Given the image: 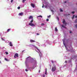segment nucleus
I'll return each instance as SVG.
<instances>
[{"instance_id": "29", "label": "nucleus", "mask_w": 77, "mask_h": 77, "mask_svg": "<svg viewBox=\"0 0 77 77\" xmlns=\"http://www.w3.org/2000/svg\"><path fill=\"white\" fill-rule=\"evenodd\" d=\"M25 71H26L27 72V71H28V69H25Z\"/></svg>"}, {"instance_id": "11", "label": "nucleus", "mask_w": 77, "mask_h": 77, "mask_svg": "<svg viewBox=\"0 0 77 77\" xmlns=\"http://www.w3.org/2000/svg\"><path fill=\"white\" fill-rule=\"evenodd\" d=\"M23 15V13H20L18 14V15L20 16H22Z\"/></svg>"}, {"instance_id": "36", "label": "nucleus", "mask_w": 77, "mask_h": 77, "mask_svg": "<svg viewBox=\"0 0 77 77\" xmlns=\"http://www.w3.org/2000/svg\"><path fill=\"white\" fill-rule=\"evenodd\" d=\"M72 33V31H70V33Z\"/></svg>"}, {"instance_id": "21", "label": "nucleus", "mask_w": 77, "mask_h": 77, "mask_svg": "<svg viewBox=\"0 0 77 77\" xmlns=\"http://www.w3.org/2000/svg\"><path fill=\"white\" fill-rule=\"evenodd\" d=\"M25 1H26V0H23L22 1L23 3H24V2H25Z\"/></svg>"}, {"instance_id": "20", "label": "nucleus", "mask_w": 77, "mask_h": 77, "mask_svg": "<svg viewBox=\"0 0 77 77\" xmlns=\"http://www.w3.org/2000/svg\"><path fill=\"white\" fill-rule=\"evenodd\" d=\"M41 25L42 26H44V25H45V24H44V23H42Z\"/></svg>"}, {"instance_id": "28", "label": "nucleus", "mask_w": 77, "mask_h": 77, "mask_svg": "<svg viewBox=\"0 0 77 77\" xmlns=\"http://www.w3.org/2000/svg\"><path fill=\"white\" fill-rule=\"evenodd\" d=\"M37 44L38 45H39V42H37Z\"/></svg>"}, {"instance_id": "33", "label": "nucleus", "mask_w": 77, "mask_h": 77, "mask_svg": "<svg viewBox=\"0 0 77 77\" xmlns=\"http://www.w3.org/2000/svg\"><path fill=\"white\" fill-rule=\"evenodd\" d=\"M13 0H11V3H12L13 2Z\"/></svg>"}, {"instance_id": "41", "label": "nucleus", "mask_w": 77, "mask_h": 77, "mask_svg": "<svg viewBox=\"0 0 77 77\" xmlns=\"http://www.w3.org/2000/svg\"><path fill=\"white\" fill-rule=\"evenodd\" d=\"M65 63H67V61H65Z\"/></svg>"}, {"instance_id": "22", "label": "nucleus", "mask_w": 77, "mask_h": 77, "mask_svg": "<svg viewBox=\"0 0 77 77\" xmlns=\"http://www.w3.org/2000/svg\"><path fill=\"white\" fill-rule=\"evenodd\" d=\"M48 17V18H50V17H51V15H50L49 16H47Z\"/></svg>"}, {"instance_id": "47", "label": "nucleus", "mask_w": 77, "mask_h": 77, "mask_svg": "<svg viewBox=\"0 0 77 77\" xmlns=\"http://www.w3.org/2000/svg\"><path fill=\"white\" fill-rule=\"evenodd\" d=\"M50 66H51L50 65Z\"/></svg>"}, {"instance_id": "19", "label": "nucleus", "mask_w": 77, "mask_h": 77, "mask_svg": "<svg viewBox=\"0 0 77 77\" xmlns=\"http://www.w3.org/2000/svg\"><path fill=\"white\" fill-rule=\"evenodd\" d=\"M60 11L61 12H63V10H62V8H60Z\"/></svg>"}, {"instance_id": "15", "label": "nucleus", "mask_w": 77, "mask_h": 77, "mask_svg": "<svg viewBox=\"0 0 77 77\" xmlns=\"http://www.w3.org/2000/svg\"><path fill=\"white\" fill-rule=\"evenodd\" d=\"M55 30L56 32H57V31H58V30L57 29V27H55Z\"/></svg>"}, {"instance_id": "1", "label": "nucleus", "mask_w": 77, "mask_h": 77, "mask_svg": "<svg viewBox=\"0 0 77 77\" xmlns=\"http://www.w3.org/2000/svg\"><path fill=\"white\" fill-rule=\"evenodd\" d=\"M28 63H32L33 67L32 69L35 68L37 65V62L36 61V60H35V58H32L30 57H28L26 59L25 63L26 66L27 68H28V67H29V65L27 64Z\"/></svg>"}, {"instance_id": "2", "label": "nucleus", "mask_w": 77, "mask_h": 77, "mask_svg": "<svg viewBox=\"0 0 77 77\" xmlns=\"http://www.w3.org/2000/svg\"><path fill=\"white\" fill-rule=\"evenodd\" d=\"M27 46H29L30 47H31L32 48H36L37 49V50H38V51L37 52L39 53L40 57H41V56H42L41 53L39 49L36 46L33 45H27Z\"/></svg>"}, {"instance_id": "13", "label": "nucleus", "mask_w": 77, "mask_h": 77, "mask_svg": "<svg viewBox=\"0 0 77 77\" xmlns=\"http://www.w3.org/2000/svg\"><path fill=\"white\" fill-rule=\"evenodd\" d=\"M47 68H46L45 72V75H47Z\"/></svg>"}, {"instance_id": "24", "label": "nucleus", "mask_w": 77, "mask_h": 77, "mask_svg": "<svg viewBox=\"0 0 77 77\" xmlns=\"http://www.w3.org/2000/svg\"><path fill=\"white\" fill-rule=\"evenodd\" d=\"M2 39V41H5V40L3 38H1Z\"/></svg>"}, {"instance_id": "18", "label": "nucleus", "mask_w": 77, "mask_h": 77, "mask_svg": "<svg viewBox=\"0 0 77 77\" xmlns=\"http://www.w3.org/2000/svg\"><path fill=\"white\" fill-rule=\"evenodd\" d=\"M38 18V17H41V18H42V16H38L37 17Z\"/></svg>"}, {"instance_id": "31", "label": "nucleus", "mask_w": 77, "mask_h": 77, "mask_svg": "<svg viewBox=\"0 0 77 77\" xmlns=\"http://www.w3.org/2000/svg\"><path fill=\"white\" fill-rule=\"evenodd\" d=\"M42 76L43 77H45V75H43Z\"/></svg>"}, {"instance_id": "25", "label": "nucleus", "mask_w": 77, "mask_h": 77, "mask_svg": "<svg viewBox=\"0 0 77 77\" xmlns=\"http://www.w3.org/2000/svg\"><path fill=\"white\" fill-rule=\"evenodd\" d=\"M57 20H58V21H59V17H57Z\"/></svg>"}, {"instance_id": "8", "label": "nucleus", "mask_w": 77, "mask_h": 77, "mask_svg": "<svg viewBox=\"0 0 77 77\" xmlns=\"http://www.w3.org/2000/svg\"><path fill=\"white\" fill-rule=\"evenodd\" d=\"M8 43L10 46H11V47H12V46H13V44L12 43V42H8Z\"/></svg>"}, {"instance_id": "39", "label": "nucleus", "mask_w": 77, "mask_h": 77, "mask_svg": "<svg viewBox=\"0 0 77 77\" xmlns=\"http://www.w3.org/2000/svg\"><path fill=\"white\" fill-rule=\"evenodd\" d=\"M52 63H54V61H51Z\"/></svg>"}, {"instance_id": "10", "label": "nucleus", "mask_w": 77, "mask_h": 77, "mask_svg": "<svg viewBox=\"0 0 77 77\" xmlns=\"http://www.w3.org/2000/svg\"><path fill=\"white\" fill-rule=\"evenodd\" d=\"M50 9L51 10V11L52 12H54V11H53V9H54V8H53V7H50Z\"/></svg>"}, {"instance_id": "12", "label": "nucleus", "mask_w": 77, "mask_h": 77, "mask_svg": "<svg viewBox=\"0 0 77 77\" xmlns=\"http://www.w3.org/2000/svg\"><path fill=\"white\" fill-rule=\"evenodd\" d=\"M30 42H35V41L33 40L32 39H31L30 40Z\"/></svg>"}, {"instance_id": "4", "label": "nucleus", "mask_w": 77, "mask_h": 77, "mask_svg": "<svg viewBox=\"0 0 77 77\" xmlns=\"http://www.w3.org/2000/svg\"><path fill=\"white\" fill-rule=\"evenodd\" d=\"M56 66H55V65H54L52 66V67L51 69L52 71V72H54V71H55L56 70Z\"/></svg>"}, {"instance_id": "26", "label": "nucleus", "mask_w": 77, "mask_h": 77, "mask_svg": "<svg viewBox=\"0 0 77 77\" xmlns=\"http://www.w3.org/2000/svg\"><path fill=\"white\" fill-rule=\"evenodd\" d=\"M5 54H8V52H5Z\"/></svg>"}, {"instance_id": "30", "label": "nucleus", "mask_w": 77, "mask_h": 77, "mask_svg": "<svg viewBox=\"0 0 77 77\" xmlns=\"http://www.w3.org/2000/svg\"><path fill=\"white\" fill-rule=\"evenodd\" d=\"M75 15H74L72 17V19H74V17H75Z\"/></svg>"}, {"instance_id": "44", "label": "nucleus", "mask_w": 77, "mask_h": 77, "mask_svg": "<svg viewBox=\"0 0 77 77\" xmlns=\"http://www.w3.org/2000/svg\"><path fill=\"white\" fill-rule=\"evenodd\" d=\"M49 44H51V42H50V43H49Z\"/></svg>"}, {"instance_id": "17", "label": "nucleus", "mask_w": 77, "mask_h": 77, "mask_svg": "<svg viewBox=\"0 0 77 77\" xmlns=\"http://www.w3.org/2000/svg\"><path fill=\"white\" fill-rule=\"evenodd\" d=\"M62 26L63 27H64V28H66L65 26L63 25H62Z\"/></svg>"}, {"instance_id": "34", "label": "nucleus", "mask_w": 77, "mask_h": 77, "mask_svg": "<svg viewBox=\"0 0 77 77\" xmlns=\"http://www.w3.org/2000/svg\"><path fill=\"white\" fill-rule=\"evenodd\" d=\"M45 8H47V6H46V5L45 6Z\"/></svg>"}, {"instance_id": "14", "label": "nucleus", "mask_w": 77, "mask_h": 77, "mask_svg": "<svg viewBox=\"0 0 77 77\" xmlns=\"http://www.w3.org/2000/svg\"><path fill=\"white\" fill-rule=\"evenodd\" d=\"M5 60H6V61H7V62H9V60L7 59V58H5Z\"/></svg>"}, {"instance_id": "6", "label": "nucleus", "mask_w": 77, "mask_h": 77, "mask_svg": "<svg viewBox=\"0 0 77 77\" xmlns=\"http://www.w3.org/2000/svg\"><path fill=\"white\" fill-rule=\"evenodd\" d=\"M63 23L65 25V26H66V22L65 21V19H63Z\"/></svg>"}, {"instance_id": "3", "label": "nucleus", "mask_w": 77, "mask_h": 77, "mask_svg": "<svg viewBox=\"0 0 77 77\" xmlns=\"http://www.w3.org/2000/svg\"><path fill=\"white\" fill-rule=\"evenodd\" d=\"M33 17L32 16H30L28 18V19H32L30 21V23H29V25L30 26H35V25L32 23L33 22Z\"/></svg>"}, {"instance_id": "7", "label": "nucleus", "mask_w": 77, "mask_h": 77, "mask_svg": "<svg viewBox=\"0 0 77 77\" xmlns=\"http://www.w3.org/2000/svg\"><path fill=\"white\" fill-rule=\"evenodd\" d=\"M14 57L15 58L18 57V54L17 53L15 54Z\"/></svg>"}, {"instance_id": "23", "label": "nucleus", "mask_w": 77, "mask_h": 77, "mask_svg": "<svg viewBox=\"0 0 77 77\" xmlns=\"http://www.w3.org/2000/svg\"><path fill=\"white\" fill-rule=\"evenodd\" d=\"M75 23H77V19L75 20Z\"/></svg>"}, {"instance_id": "42", "label": "nucleus", "mask_w": 77, "mask_h": 77, "mask_svg": "<svg viewBox=\"0 0 77 77\" xmlns=\"http://www.w3.org/2000/svg\"><path fill=\"white\" fill-rule=\"evenodd\" d=\"M75 18H77V16H75Z\"/></svg>"}, {"instance_id": "16", "label": "nucleus", "mask_w": 77, "mask_h": 77, "mask_svg": "<svg viewBox=\"0 0 77 77\" xmlns=\"http://www.w3.org/2000/svg\"><path fill=\"white\" fill-rule=\"evenodd\" d=\"M10 30H11V29H8L7 30V32H9V31H10Z\"/></svg>"}, {"instance_id": "27", "label": "nucleus", "mask_w": 77, "mask_h": 77, "mask_svg": "<svg viewBox=\"0 0 77 77\" xmlns=\"http://www.w3.org/2000/svg\"><path fill=\"white\" fill-rule=\"evenodd\" d=\"M17 9H20V7H18Z\"/></svg>"}, {"instance_id": "32", "label": "nucleus", "mask_w": 77, "mask_h": 77, "mask_svg": "<svg viewBox=\"0 0 77 77\" xmlns=\"http://www.w3.org/2000/svg\"><path fill=\"white\" fill-rule=\"evenodd\" d=\"M46 21H49V19H47Z\"/></svg>"}, {"instance_id": "43", "label": "nucleus", "mask_w": 77, "mask_h": 77, "mask_svg": "<svg viewBox=\"0 0 77 77\" xmlns=\"http://www.w3.org/2000/svg\"><path fill=\"white\" fill-rule=\"evenodd\" d=\"M38 72H39V73L40 72V70H39V71Z\"/></svg>"}, {"instance_id": "38", "label": "nucleus", "mask_w": 77, "mask_h": 77, "mask_svg": "<svg viewBox=\"0 0 77 77\" xmlns=\"http://www.w3.org/2000/svg\"><path fill=\"white\" fill-rule=\"evenodd\" d=\"M37 35H39V33H37Z\"/></svg>"}, {"instance_id": "5", "label": "nucleus", "mask_w": 77, "mask_h": 77, "mask_svg": "<svg viewBox=\"0 0 77 77\" xmlns=\"http://www.w3.org/2000/svg\"><path fill=\"white\" fill-rule=\"evenodd\" d=\"M63 44L66 48V49L67 51H69L68 50V49L67 48H66V45H65V39H63Z\"/></svg>"}, {"instance_id": "40", "label": "nucleus", "mask_w": 77, "mask_h": 77, "mask_svg": "<svg viewBox=\"0 0 77 77\" xmlns=\"http://www.w3.org/2000/svg\"><path fill=\"white\" fill-rule=\"evenodd\" d=\"M42 8H44V4H43V6H42Z\"/></svg>"}, {"instance_id": "45", "label": "nucleus", "mask_w": 77, "mask_h": 77, "mask_svg": "<svg viewBox=\"0 0 77 77\" xmlns=\"http://www.w3.org/2000/svg\"><path fill=\"white\" fill-rule=\"evenodd\" d=\"M0 63H1V61H0Z\"/></svg>"}, {"instance_id": "46", "label": "nucleus", "mask_w": 77, "mask_h": 77, "mask_svg": "<svg viewBox=\"0 0 77 77\" xmlns=\"http://www.w3.org/2000/svg\"><path fill=\"white\" fill-rule=\"evenodd\" d=\"M65 2V3H66V2Z\"/></svg>"}, {"instance_id": "9", "label": "nucleus", "mask_w": 77, "mask_h": 77, "mask_svg": "<svg viewBox=\"0 0 77 77\" xmlns=\"http://www.w3.org/2000/svg\"><path fill=\"white\" fill-rule=\"evenodd\" d=\"M31 6L32 8H35V5L33 3H31Z\"/></svg>"}, {"instance_id": "35", "label": "nucleus", "mask_w": 77, "mask_h": 77, "mask_svg": "<svg viewBox=\"0 0 77 77\" xmlns=\"http://www.w3.org/2000/svg\"><path fill=\"white\" fill-rule=\"evenodd\" d=\"M74 12H75L74 11H72V14H74Z\"/></svg>"}, {"instance_id": "37", "label": "nucleus", "mask_w": 77, "mask_h": 77, "mask_svg": "<svg viewBox=\"0 0 77 77\" xmlns=\"http://www.w3.org/2000/svg\"><path fill=\"white\" fill-rule=\"evenodd\" d=\"M75 27L77 28V25H75Z\"/></svg>"}]
</instances>
